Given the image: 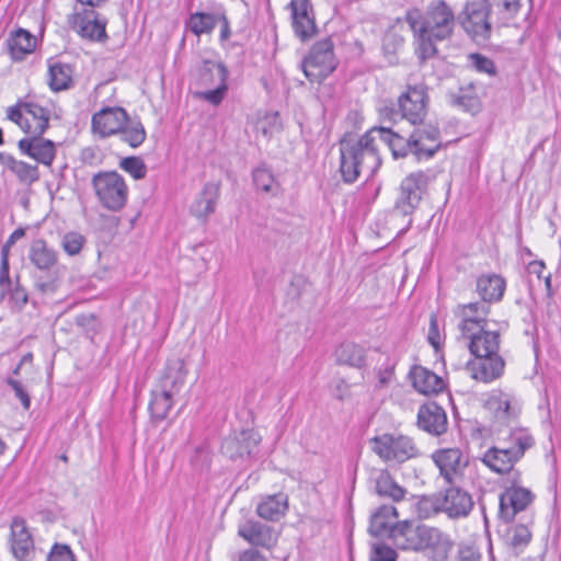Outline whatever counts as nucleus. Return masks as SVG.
Segmentation results:
<instances>
[{"mask_svg": "<svg viewBox=\"0 0 561 561\" xmlns=\"http://www.w3.org/2000/svg\"><path fill=\"white\" fill-rule=\"evenodd\" d=\"M396 537L398 549L423 553L432 561H447L455 547L449 534L438 527L411 519L402 520Z\"/></svg>", "mask_w": 561, "mask_h": 561, "instance_id": "obj_1", "label": "nucleus"}, {"mask_svg": "<svg viewBox=\"0 0 561 561\" xmlns=\"http://www.w3.org/2000/svg\"><path fill=\"white\" fill-rule=\"evenodd\" d=\"M381 164L374 133L369 130L358 139L340 142V172L345 183H354L360 175L373 176Z\"/></svg>", "mask_w": 561, "mask_h": 561, "instance_id": "obj_2", "label": "nucleus"}, {"mask_svg": "<svg viewBox=\"0 0 561 561\" xmlns=\"http://www.w3.org/2000/svg\"><path fill=\"white\" fill-rule=\"evenodd\" d=\"M411 30L427 32L436 39H446L451 36L455 27L453 9L444 0L432 1L425 13L411 10L405 18Z\"/></svg>", "mask_w": 561, "mask_h": 561, "instance_id": "obj_3", "label": "nucleus"}, {"mask_svg": "<svg viewBox=\"0 0 561 561\" xmlns=\"http://www.w3.org/2000/svg\"><path fill=\"white\" fill-rule=\"evenodd\" d=\"M187 370L182 358L170 359L159 389L152 391L149 410L152 419L162 421L168 416L173 405V397L182 389Z\"/></svg>", "mask_w": 561, "mask_h": 561, "instance_id": "obj_4", "label": "nucleus"}, {"mask_svg": "<svg viewBox=\"0 0 561 561\" xmlns=\"http://www.w3.org/2000/svg\"><path fill=\"white\" fill-rule=\"evenodd\" d=\"M98 203L106 210L117 213L127 204L129 190L125 179L116 171H100L91 179Z\"/></svg>", "mask_w": 561, "mask_h": 561, "instance_id": "obj_5", "label": "nucleus"}, {"mask_svg": "<svg viewBox=\"0 0 561 561\" xmlns=\"http://www.w3.org/2000/svg\"><path fill=\"white\" fill-rule=\"evenodd\" d=\"M370 448L385 462L403 463L420 456L413 438L397 433H383L373 437Z\"/></svg>", "mask_w": 561, "mask_h": 561, "instance_id": "obj_6", "label": "nucleus"}, {"mask_svg": "<svg viewBox=\"0 0 561 561\" xmlns=\"http://www.w3.org/2000/svg\"><path fill=\"white\" fill-rule=\"evenodd\" d=\"M493 9L489 0L467 1L458 15V21L465 32L476 42L481 43L490 38L492 23L490 20Z\"/></svg>", "mask_w": 561, "mask_h": 561, "instance_id": "obj_7", "label": "nucleus"}, {"mask_svg": "<svg viewBox=\"0 0 561 561\" xmlns=\"http://www.w3.org/2000/svg\"><path fill=\"white\" fill-rule=\"evenodd\" d=\"M335 66L333 43L329 38L317 42L302 61L304 73L311 82L325 79Z\"/></svg>", "mask_w": 561, "mask_h": 561, "instance_id": "obj_8", "label": "nucleus"}, {"mask_svg": "<svg viewBox=\"0 0 561 561\" xmlns=\"http://www.w3.org/2000/svg\"><path fill=\"white\" fill-rule=\"evenodd\" d=\"M7 115L30 135H43L48 128L49 111L36 103L20 102L9 107Z\"/></svg>", "mask_w": 561, "mask_h": 561, "instance_id": "obj_9", "label": "nucleus"}, {"mask_svg": "<svg viewBox=\"0 0 561 561\" xmlns=\"http://www.w3.org/2000/svg\"><path fill=\"white\" fill-rule=\"evenodd\" d=\"M428 176L423 171L410 173L399 187V194L394 203V210L407 216L414 211L425 193Z\"/></svg>", "mask_w": 561, "mask_h": 561, "instance_id": "obj_10", "label": "nucleus"}, {"mask_svg": "<svg viewBox=\"0 0 561 561\" xmlns=\"http://www.w3.org/2000/svg\"><path fill=\"white\" fill-rule=\"evenodd\" d=\"M432 460L446 483L459 484L465 476L469 459L459 448H442L432 454Z\"/></svg>", "mask_w": 561, "mask_h": 561, "instance_id": "obj_11", "label": "nucleus"}, {"mask_svg": "<svg viewBox=\"0 0 561 561\" xmlns=\"http://www.w3.org/2000/svg\"><path fill=\"white\" fill-rule=\"evenodd\" d=\"M427 91L424 84L409 85L398 99L400 117L412 125L422 124L427 113Z\"/></svg>", "mask_w": 561, "mask_h": 561, "instance_id": "obj_12", "label": "nucleus"}, {"mask_svg": "<svg viewBox=\"0 0 561 561\" xmlns=\"http://www.w3.org/2000/svg\"><path fill=\"white\" fill-rule=\"evenodd\" d=\"M208 75L216 77L217 85L208 91L198 92L196 95L213 105H218L224 100L228 89V70L221 62L205 60L199 72V83L202 85L207 84Z\"/></svg>", "mask_w": 561, "mask_h": 561, "instance_id": "obj_13", "label": "nucleus"}, {"mask_svg": "<svg viewBox=\"0 0 561 561\" xmlns=\"http://www.w3.org/2000/svg\"><path fill=\"white\" fill-rule=\"evenodd\" d=\"M399 514L393 505H380L371 515L368 531L376 538L390 539L396 546L397 530L402 525L398 520Z\"/></svg>", "mask_w": 561, "mask_h": 561, "instance_id": "obj_14", "label": "nucleus"}, {"mask_svg": "<svg viewBox=\"0 0 561 561\" xmlns=\"http://www.w3.org/2000/svg\"><path fill=\"white\" fill-rule=\"evenodd\" d=\"M534 493L523 486L513 485L500 495L499 516L505 523L512 522L519 512H524L533 503Z\"/></svg>", "mask_w": 561, "mask_h": 561, "instance_id": "obj_15", "label": "nucleus"}, {"mask_svg": "<svg viewBox=\"0 0 561 561\" xmlns=\"http://www.w3.org/2000/svg\"><path fill=\"white\" fill-rule=\"evenodd\" d=\"M471 495L457 486L450 485L443 493L438 494V510L450 518L467 517L473 508Z\"/></svg>", "mask_w": 561, "mask_h": 561, "instance_id": "obj_16", "label": "nucleus"}, {"mask_svg": "<svg viewBox=\"0 0 561 561\" xmlns=\"http://www.w3.org/2000/svg\"><path fill=\"white\" fill-rule=\"evenodd\" d=\"M484 409L500 424H508L516 420L520 413L517 400L510 393L493 390L484 401Z\"/></svg>", "mask_w": 561, "mask_h": 561, "instance_id": "obj_17", "label": "nucleus"}, {"mask_svg": "<svg viewBox=\"0 0 561 561\" xmlns=\"http://www.w3.org/2000/svg\"><path fill=\"white\" fill-rule=\"evenodd\" d=\"M490 308L484 302H470L466 305H458L454 314L459 319L458 329L462 336L473 334L480 329L488 328L489 322L486 316Z\"/></svg>", "mask_w": 561, "mask_h": 561, "instance_id": "obj_18", "label": "nucleus"}, {"mask_svg": "<svg viewBox=\"0 0 561 561\" xmlns=\"http://www.w3.org/2000/svg\"><path fill=\"white\" fill-rule=\"evenodd\" d=\"M508 327L506 321H503L499 324L496 330H490L486 328L480 329L479 331L473 332V334H469L463 336L468 339L469 342V351L473 356H501L499 354L500 350V335L501 332L505 331Z\"/></svg>", "mask_w": 561, "mask_h": 561, "instance_id": "obj_19", "label": "nucleus"}, {"mask_svg": "<svg viewBox=\"0 0 561 561\" xmlns=\"http://www.w3.org/2000/svg\"><path fill=\"white\" fill-rule=\"evenodd\" d=\"M127 119L128 114L123 107H103L92 116V131L102 138L116 135L127 124Z\"/></svg>", "mask_w": 561, "mask_h": 561, "instance_id": "obj_20", "label": "nucleus"}, {"mask_svg": "<svg viewBox=\"0 0 561 561\" xmlns=\"http://www.w3.org/2000/svg\"><path fill=\"white\" fill-rule=\"evenodd\" d=\"M238 535L253 547L273 549L278 541V533L266 524L247 519L238 526Z\"/></svg>", "mask_w": 561, "mask_h": 561, "instance_id": "obj_21", "label": "nucleus"}, {"mask_svg": "<svg viewBox=\"0 0 561 561\" xmlns=\"http://www.w3.org/2000/svg\"><path fill=\"white\" fill-rule=\"evenodd\" d=\"M260 440V435L253 430L233 433L224 439L221 453L231 460L243 459L252 455Z\"/></svg>", "mask_w": 561, "mask_h": 561, "instance_id": "obj_22", "label": "nucleus"}, {"mask_svg": "<svg viewBox=\"0 0 561 561\" xmlns=\"http://www.w3.org/2000/svg\"><path fill=\"white\" fill-rule=\"evenodd\" d=\"M505 368V360L502 356H474L466 364L467 374L474 380L484 383L492 382L500 378Z\"/></svg>", "mask_w": 561, "mask_h": 561, "instance_id": "obj_23", "label": "nucleus"}, {"mask_svg": "<svg viewBox=\"0 0 561 561\" xmlns=\"http://www.w3.org/2000/svg\"><path fill=\"white\" fill-rule=\"evenodd\" d=\"M10 548L18 561H30L35 551L33 537L22 517H14L11 523Z\"/></svg>", "mask_w": 561, "mask_h": 561, "instance_id": "obj_24", "label": "nucleus"}, {"mask_svg": "<svg viewBox=\"0 0 561 561\" xmlns=\"http://www.w3.org/2000/svg\"><path fill=\"white\" fill-rule=\"evenodd\" d=\"M410 137L412 153L417 159L433 157L440 147L439 130L431 124L415 128Z\"/></svg>", "mask_w": 561, "mask_h": 561, "instance_id": "obj_25", "label": "nucleus"}, {"mask_svg": "<svg viewBox=\"0 0 561 561\" xmlns=\"http://www.w3.org/2000/svg\"><path fill=\"white\" fill-rule=\"evenodd\" d=\"M72 26L81 37L91 41L105 39L106 21L93 9L76 12L72 16Z\"/></svg>", "mask_w": 561, "mask_h": 561, "instance_id": "obj_26", "label": "nucleus"}, {"mask_svg": "<svg viewBox=\"0 0 561 561\" xmlns=\"http://www.w3.org/2000/svg\"><path fill=\"white\" fill-rule=\"evenodd\" d=\"M416 424L430 435L439 436L447 431V414L436 402H427L419 408Z\"/></svg>", "mask_w": 561, "mask_h": 561, "instance_id": "obj_27", "label": "nucleus"}, {"mask_svg": "<svg viewBox=\"0 0 561 561\" xmlns=\"http://www.w3.org/2000/svg\"><path fill=\"white\" fill-rule=\"evenodd\" d=\"M42 135H32L31 137L19 140V149L44 165H50L56 156L55 144L41 137Z\"/></svg>", "mask_w": 561, "mask_h": 561, "instance_id": "obj_28", "label": "nucleus"}, {"mask_svg": "<svg viewBox=\"0 0 561 561\" xmlns=\"http://www.w3.org/2000/svg\"><path fill=\"white\" fill-rule=\"evenodd\" d=\"M288 495L279 492L261 496L255 512L264 520L278 522L288 511Z\"/></svg>", "mask_w": 561, "mask_h": 561, "instance_id": "obj_29", "label": "nucleus"}, {"mask_svg": "<svg viewBox=\"0 0 561 561\" xmlns=\"http://www.w3.org/2000/svg\"><path fill=\"white\" fill-rule=\"evenodd\" d=\"M219 196L220 184L216 182L206 183L197 198L191 205V214L197 219L206 220L215 213Z\"/></svg>", "mask_w": 561, "mask_h": 561, "instance_id": "obj_30", "label": "nucleus"}, {"mask_svg": "<svg viewBox=\"0 0 561 561\" xmlns=\"http://www.w3.org/2000/svg\"><path fill=\"white\" fill-rule=\"evenodd\" d=\"M375 492L381 496L400 502L405 499L408 491L401 486L386 469L375 470L371 474Z\"/></svg>", "mask_w": 561, "mask_h": 561, "instance_id": "obj_31", "label": "nucleus"}, {"mask_svg": "<svg viewBox=\"0 0 561 561\" xmlns=\"http://www.w3.org/2000/svg\"><path fill=\"white\" fill-rule=\"evenodd\" d=\"M410 378L414 389L423 394H434L445 389V382L439 376L420 365L411 368Z\"/></svg>", "mask_w": 561, "mask_h": 561, "instance_id": "obj_32", "label": "nucleus"}, {"mask_svg": "<svg viewBox=\"0 0 561 561\" xmlns=\"http://www.w3.org/2000/svg\"><path fill=\"white\" fill-rule=\"evenodd\" d=\"M481 461L493 472L505 474L512 471L519 459L504 446H493L483 454Z\"/></svg>", "mask_w": 561, "mask_h": 561, "instance_id": "obj_33", "label": "nucleus"}, {"mask_svg": "<svg viewBox=\"0 0 561 561\" xmlns=\"http://www.w3.org/2000/svg\"><path fill=\"white\" fill-rule=\"evenodd\" d=\"M370 133H374V139L375 142L377 139L385 142L389 146V148L392 151V154L396 158L399 157H405L410 152L412 153V144H411V137L405 138L398 133L393 131L390 127H374L369 130Z\"/></svg>", "mask_w": 561, "mask_h": 561, "instance_id": "obj_34", "label": "nucleus"}, {"mask_svg": "<svg viewBox=\"0 0 561 561\" xmlns=\"http://www.w3.org/2000/svg\"><path fill=\"white\" fill-rule=\"evenodd\" d=\"M31 263L41 271H50L58 263V252L44 239H35L28 251Z\"/></svg>", "mask_w": 561, "mask_h": 561, "instance_id": "obj_35", "label": "nucleus"}, {"mask_svg": "<svg viewBox=\"0 0 561 561\" xmlns=\"http://www.w3.org/2000/svg\"><path fill=\"white\" fill-rule=\"evenodd\" d=\"M505 287V279L497 274L482 275L477 279V291L484 304L500 301Z\"/></svg>", "mask_w": 561, "mask_h": 561, "instance_id": "obj_36", "label": "nucleus"}, {"mask_svg": "<svg viewBox=\"0 0 561 561\" xmlns=\"http://www.w3.org/2000/svg\"><path fill=\"white\" fill-rule=\"evenodd\" d=\"M9 53L14 60H22L33 53L36 47V37L28 31L19 28L7 41Z\"/></svg>", "mask_w": 561, "mask_h": 561, "instance_id": "obj_37", "label": "nucleus"}, {"mask_svg": "<svg viewBox=\"0 0 561 561\" xmlns=\"http://www.w3.org/2000/svg\"><path fill=\"white\" fill-rule=\"evenodd\" d=\"M535 444V439L533 435L529 433L527 428L524 427H515L510 431L506 438L502 440V446L516 457L517 459H522L529 448H531Z\"/></svg>", "mask_w": 561, "mask_h": 561, "instance_id": "obj_38", "label": "nucleus"}, {"mask_svg": "<svg viewBox=\"0 0 561 561\" xmlns=\"http://www.w3.org/2000/svg\"><path fill=\"white\" fill-rule=\"evenodd\" d=\"M531 3L533 0H492L491 7L499 24L507 25L525 5L530 11Z\"/></svg>", "mask_w": 561, "mask_h": 561, "instance_id": "obj_39", "label": "nucleus"}, {"mask_svg": "<svg viewBox=\"0 0 561 561\" xmlns=\"http://www.w3.org/2000/svg\"><path fill=\"white\" fill-rule=\"evenodd\" d=\"M72 68L67 64L55 62L48 67V84L53 91L69 89L72 81Z\"/></svg>", "mask_w": 561, "mask_h": 561, "instance_id": "obj_40", "label": "nucleus"}, {"mask_svg": "<svg viewBox=\"0 0 561 561\" xmlns=\"http://www.w3.org/2000/svg\"><path fill=\"white\" fill-rule=\"evenodd\" d=\"M336 359L340 364L362 368L365 365V351L355 343H342L336 350Z\"/></svg>", "mask_w": 561, "mask_h": 561, "instance_id": "obj_41", "label": "nucleus"}, {"mask_svg": "<svg viewBox=\"0 0 561 561\" xmlns=\"http://www.w3.org/2000/svg\"><path fill=\"white\" fill-rule=\"evenodd\" d=\"M412 32L416 43L415 51L421 62L434 57L437 54L436 42H439L440 39H436V37L432 36L427 32L417 30H412Z\"/></svg>", "mask_w": 561, "mask_h": 561, "instance_id": "obj_42", "label": "nucleus"}, {"mask_svg": "<svg viewBox=\"0 0 561 561\" xmlns=\"http://www.w3.org/2000/svg\"><path fill=\"white\" fill-rule=\"evenodd\" d=\"M121 139L130 147H139L146 139V130L141 122L127 119V124L118 133Z\"/></svg>", "mask_w": 561, "mask_h": 561, "instance_id": "obj_43", "label": "nucleus"}, {"mask_svg": "<svg viewBox=\"0 0 561 561\" xmlns=\"http://www.w3.org/2000/svg\"><path fill=\"white\" fill-rule=\"evenodd\" d=\"M217 24V15L196 12L188 20L190 30L197 36L210 33Z\"/></svg>", "mask_w": 561, "mask_h": 561, "instance_id": "obj_44", "label": "nucleus"}, {"mask_svg": "<svg viewBox=\"0 0 561 561\" xmlns=\"http://www.w3.org/2000/svg\"><path fill=\"white\" fill-rule=\"evenodd\" d=\"M253 183L257 190L266 193L275 194L278 191V183L276 182L272 171L265 165H260L253 171Z\"/></svg>", "mask_w": 561, "mask_h": 561, "instance_id": "obj_45", "label": "nucleus"}, {"mask_svg": "<svg viewBox=\"0 0 561 561\" xmlns=\"http://www.w3.org/2000/svg\"><path fill=\"white\" fill-rule=\"evenodd\" d=\"M85 243L83 234L77 231L66 232L62 238L60 245L62 250L70 256L78 255Z\"/></svg>", "mask_w": 561, "mask_h": 561, "instance_id": "obj_46", "label": "nucleus"}, {"mask_svg": "<svg viewBox=\"0 0 561 561\" xmlns=\"http://www.w3.org/2000/svg\"><path fill=\"white\" fill-rule=\"evenodd\" d=\"M119 167L135 180L144 179L147 174V167L139 157L124 158L121 160Z\"/></svg>", "mask_w": 561, "mask_h": 561, "instance_id": "obj_47", "label": "nucleus"}, {"mask_svg": "<svg viewBox=\"0 0 561 561\" xmlns=\"http://www.w3.org/2000/svg\"><path fill=\"white\" fill-rule=\"evenodd\" d=\"M18 178V180L23 183L31 185L38 181L39 179V172L37 165L28 164L24 161H21L18 163V165L12 171Z\"/></svg>", "mask_w": 561, "mask_h": 561, "instance_id": "obj_48", "label": "nucleus"}, {"mask_svg": "<svg viewBox=\"0 0 561 561\" xmlns=\"http://www.w3.org/2000/svg\"><path fill=\"white\" fill-rule=\"evenodd\" d=\"M255 130L264 138L270 139L275 133L279 130L277 113L268 114L257 119L255 123Z\"/></svg>", "mask_w": 561, "mask_h": 561, "instance_id": "obj_49", "label": "nucleus"}, {"mask_svg": "<svg viewBox=\"0 0 561 561\" xmlns=\"http://www.w3.org/2000/svg\"><path fill=\"white\" fill-rule=\"evenodd\" d=\"M510 542L514 548L526 547L531 539V533L527 525L517 524L514 525L508 533Z\"/></svg>", "mask_w": 561, "mask_h": 561, "instance_id": "obj_50", "label": "nucleus"}, {"mask_svg": "<svg viewBox=\"0 0 561 561\" xmlns=\"http://www.w3.org/2000/svg\"><path fill=\"white\" fill-rule=\"evenodd\" d=\"M11 245H3L1 250V265H0V302L4 299L5 293L11 288V279L9 277V259L8 249Z\"/></svg>", "mask_w": 561, "mask_h": 561, "instance_id": "obj_51", "label": "nucleus"}, {"mask_svg": "<svg viewBox=\"0 0 561 561\" xmlns=\"http://www.w3.org/2000/svg\"><path fill=\"white\" fill-rule=\"evenodd\" d=\"M293 26L295 33L302 39L311 36L314 30V23L310 15L293 16Z\"/></svg>", "mask_w": 561, "mask_h": 561, "instance_id": "obj_52", "label": "nucleus"}, {"mask_svg": "<svg viewBox=\"0 0 561 561\" xmlns=\"http://www.w3.org/2000/svg\"><path fill=\"white\" fill-rule=\"evenodd\" d=\"M397 552L385 543H374L371 547L370 561H396Z\"/></svg>", "mask_w": 561, "mask_h": 561, "instance_id": "obj_53", "label": "nucleus"}, {"mask_svg": "<svg viewBox=\"0 0 561 561\" xmlns=\"http://www.w3.org/2000/svg\"><path fill=\"white\" fill-rule=\"evenodd\" d=\"M469 59L471 61V66L477 71L484 72L490 76L495 75V72H496L495 65L490 58H488L481 54H471L469 56Z\"/></svg>", "mask_w": 561, "mask_h": 561, "instance_id": "obj_54", "label": "nucleus"}, {"mask_svg": "<svg viewBox=\"0 0 561 561\" xmlns=\"http://www.w3.org/2000/svg\"><path fill=\"white\" fill-rule=\"evenodd\" d=\"M457 561H480L481 553L479 549L473 543L460 542L458 545Z\"/></svg>", "mask_w": 561, "mask_h": 561, "instance_id": "obj_55", "label": "nucleus"}, {"mask_svg": "<svg viewBox=\"0 0 561 561\" xmlns=\"http://www.w3.org/2000/svg\"><path fill=\"white\" fill-rule=\"evenodd\" d=\"M442 512L438 510V495L435 501L430 497H422L417 502V515L420 518H428L433 514Z\"/></svg>", "mask_w": 561, "mask_h": 561, "instance_id": "obj_56", "label": "nucleus"}, {"mask_svg": "<svg viewBox=\"0 0 561 561\" xmlns=\"http://www.w3.org/2000/svg\"><path fill=\"white\" fill-rule=\"evenodd\" d=\"M47 561H76L75 554L67 545L56 543L51 548Z\"/></svg>", "mask_w": 561, "mask_h": 561, "instance_id": "obj_57", "label": "nucleus"}, {"mask_svg": "<svg viewBox=\"0 0 561 561\" xmlns=\"http://www.w3.org/2000/svg\"><path fill=\"white\" fill-rule=\"evenodd\" d=\"M7 383L12 388L15 397L21 401L23 408L28 410L31 407V399L23 385L13 378H8Z\"/></svg>", "mask_w": 561, "mask_h": 561, "instance_id": "obj_58", "label": "nucleus"}, {"mask_svg": "<svg viewBox=\"0 0 561 561\" xmlns=\"http://www.w3.org/2000/svg\"><path fill=\"white\" fill-rule=\"evenodd\" d=\"M10 294L11 299L14 301V304L22 308L27 302V293L24 288H22L19 284H13L11 282V288L7 290L5 295Z\"/></svg>", "mask_w": 561, "mask_h": 561, "instance_id": "obj_59", "label": "nucleus"}, {"mask_svg": "<svg viewBox=\"0 0 561 561\" xmlns=\"http://www.w3.org/2000/svg\"><path fill=\"white\" fill-rule=\"evenodd\" d=\"M291 16L309 15V0H291L289 3Z\"/></svg>", "mask_w": 561, "mask_h": 561, "instance_id": "obj_60", "label": "nucleus"}, {"mask_svg": "<svg viewBox=\"0 0 561 561\" xmlns=\"http://www.w3.org/2000/svg\"><path fill=\"white\" fill-rule=\"evenodd\" d=\"M350 394V386L342 378H336L333 381V396L339 400H344Z\"/></svg>", "mask_w": 561, "mask_h": 561, "instance_id": "obj_61", "label": "nucleus"}, {"mask_svg": "<svg viewBox=\"0 0 561 561\" xmlns=\"http://www.w3.org/2000/svg\"><path fill=\"white\" fill-rule=\"evenodd\" d=\"M237 561H267L266 557L254 548L241 551Z\"/></svg>", "mask_w": 561, "mask_h": 561, "instance_id": "obj_62", "label": "nucleus"}, {"mask_svg": "<svg viewBox=\"0 0 561 561\" xmlns=\"http://www.w3.org/2000/svg\"><path fill=\"white\" fill-rule=\"evenodd\" d=\"M428 342L435 348H437L439 345V333H438L437 319L434 314L431 317V323H430V330H428Z\"/></svg>", "mask_w": 561, "mask_h": 561, "instance_id": "obj_63", "label": "nucleus"}, {"mask_svg": "<svg viewBox=\"0 0 561 561\" xmlns=\"http://www.w3.org/2000/svg\"><path fill=\"white\" fill-rule=\"evenodd\" d=\"M217 22L221 23L220 28V41H227L230 37V26L229 21L225 14L217 15Z\"/></svg>", "mask_w": 561, "mask_h": 561, "instance_id": "obj_64", "label": "nucleus"}]
</instances>
